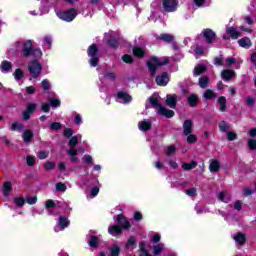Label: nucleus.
I'll list each match as a JSON object with an SVG mask.
<instances>
[{"mask_svg": "<svg viewBox=\"0 0 256 256\" xmlns=\"http://www.w3.org/2000/svg\"><path fill=\"white\" fill-rule=\"evenodd\" d=\"M148 103L151 105V107L157 109L158 115H162L167 119H171V117L175 116V112H173V110H169L161 105V103L159 102V96L157 95H152L148 99Z\"/></svg>", "mask_w": 256, "mask_h": 256, "instance_id": "obj_1", "label": "nucleus"}, {"mask_svg": "<svg viewBox=\"0 0 256 256\" xmlns=\"http://www.w3.org/2000/svg\"><path fill=\"white\" fill-rule=\"evenodd\" d=\"M116 221L119 226L110 225L108 227V233L112 235V237H117V235H121V229H129V227H131L129 221H127V218H125L123 215H118Z\"/></svg>", "mask_w": 256, "mask_h": 256, "instance_id": "obj_2", "label": "nucleus"}, {"mask_svg": "<svg viewBox=\"0 0 256 256\" xmlns=\"http://www.w3.org/2000/svg\"><path fill=\"white\" fill-rule=\"evenodd\" d=\"M33 42L31 40H28L24 43L22 42H16V49L17 51H21L23 53V57H29L32 53L35 55V57H41L43 53L40 50H33Z\"/></svg>", "mask_w": 256, "mask_h": 256, "instance_id": "obj_3", "label": "nucleus"}, {"mask_svg": "<svg viewBox=\"0 0 256 256\" xmlns=\"http://www.w3.org/2000/svg\"><path fill=\"white\" fill-rule=\"evenodd\" d=\"M82 137L83 136H81V134L72 136L68 142V146L70 147V150H67V154L69 155L70 161L72 163H78L79 161V157H77V155H79V151H77L75 147H77V143L81 141Z\"/></svg>", "mask_w": 256, "mask_h": 256, "instance_id": "obj_4", "label": "nucleus"}, {"mask_svg": "<svg viewBox=\"0 0 256 256\" xmlns=\"http://www.w3.org/2000/svg\"><path fill=\"white\" fill-rule=\"evenodd\" d=\"M169 63V59L167 57L157 58L152 57L148 62V69L152 76H155V73L159 71V67H162V65H167Z\"/></svg>", "mask_w": 256, "mask_h": 256, "instance_id": "obj_5", "label": "nucleus"}, {"mask_svg": "<svg viewBox=\"0 0 256 256\" xmlns=\"http://www.w3.org/2000/svg\"><path fill=\"white\" fill-rule=\"evenodd\" d=\"M43 67L37 60H32L28 65V71H30L32 77H37L41 74Z\"/></svg>", "mask_w": 256, "mask_h": 256, "instance_id": "obj_6", "label": "nucleus"}, {"mask_svg": "<svg viewBox=\"0 0 256 256\" xmlns=\"http://www.w3.org/2000/svg\"><path fill=\"white\" fill-rule=\"evenodd\" d=\"M57 16L59 19H62V21L71 22L73 19H75V17H77V10L71 9L64 12H58Z\"/></svg>", "mask_w": 256, "mask_h": 256, "instance_id": "obj_7", "label": "nucleus"}, {"mask_svg": "<svg viewBox=\"0 0 256 256\" xmlns=\"http://www.w3.org/2000/svg\"><path fill=\"white\" fill-rule=\"evenodd\" d=\"M67 227H69V219H67V217L65 216H61L58 220L57 226H55L54 228L55 233H59V231H64L65 229H67Z\"/></svg>", "mask_w": 256, "mask_h": 256, "instance_id": "obj_8", "label": "nucleus"}, {"mask_svg": "<svg viewBox=\"0 0 256 256\" xmlns=\"http://www.w3.org/2000/svg\"><path fill=\"white\" fill-rule=\"evenodd\" d=\"M178 4V0H163V7L168 13L176 11Z\"/></svg>", "mask_w": 256, "mask_h": 256, "instance_id": "obj_9", "label": "nucleus"}, {"mask_svg": "<svg viewBox=\"0 0 256 256\" xmlns=\"http://www.w3.org/2000/svg\"><path fill=\"white\" fill-rule=\"evenodd\" d=\"M156 83L160 87H165L169 83V74L167 72H163L161 75L156 77Z\"/></svg>", "mask_w": 256, "mask_h": 256, "instance_id": "obj_10", "label": "nucleus"}, {"mask_svg": "<svg viewBox=\"0 0 256 256\" xmlns=\"http://www.w3.org/2000/svg\"><path fill=\"white\" fill-rule=\"evenodd\" d=\"M203 37L206 39V43L211 44L215 39H217V36L215 35V32L211 29H205L203 30Z\"/></svg>", "mask_w": 256, "mask_h": 256, "instance_id": "obj_11", "label": "nucleus"}, {"mask_svg": "<svg viewBox=\"0 0 256 256\" xmlns=\"http://www.w3.org/2000/svg\"><path fill=\"white\" fill-rule=\"evenodd\" d=\"M117 101H119V103H131L133 101V97H131L127 92L121 91L117 93Z\"/></svg>", "mask_w": 256, "mask_h": 256, "instance_id": "obj_12", "label": "nucleus"}, {"mask_svg": "<svg viewBox=\"0 0 256 256\" xmlns=\"http://www.w3.org/2000/svg\"><path fill=\"white\" fill-rule=\"evenodd\" d=\"M12 191H13V184L11 183V181L4 182L2 185V193L4 197H9Z\"/></svg>", "mask_w": 256, "mask_h": 256, "instance_id": "obj_13", "label": "nucleus"}, {"mask_svg": "<svg viewBox=\"0 0 256 256\" xmlns=\"http://www.w3.org/2000/svg\"><path fill=\"white\" fill-rule=\"evenodd\" d=\"M193 121L185 120L183 123V133L184 135H191L193 133Z\"/></svg>", "mask_w": 256, "mask_h": 256, "instance_id": "obj_14", "label": "nucleus"}, {"mask_svg": "<svg viewBox=\"0 0 256 256\" xmlns=\"http://www.w3.org/2000/svg\"><path fill=\"white\" fill-rule=\"evenodd\" d=\"M238 45H240V47H242L243 49H249L253 45V42H251V39L249 37H244L238 40Z\"/></svg>", "mask_w": 256, "mask_h": 256, "instance_id": "obj_15", "label": "nucleus"}, {"mask_svg": "<svg viewBox=\"0 0 256 256\" xmlns=\"http://www.w3.org/2000/svg\"><path fill=\"white\" fill-rule=\"evenodd\" d=\"M233 239L237 243V245H245V242L247 241V236L239 232L236 235H234Z\"/></svg>", "mask_w": 256, "mask_h": 256, "instance_id": "obj_16", "label": "nucleus"}, {"mask_svg": "<svg viewBox=\"0 0 256 256\" xmlns=\"http://www.w3.org/2000/svg\"><path fill=\"white\" fill-rule=\"evenodd\" d=\"M221 77L224 81H231L235 77V71L233 70H223L221 72Z\"/></svg>", "mask_w": 256, "mask_h": 256, "instance_id": "obj_17", "label": "nucleus"}, {"mask_svg": "<svg viewBox=\"0 0 256 256\" xmlns=\"http://www.w3.org/2000/svg\"><path fill=\"white\" fill-rule=\"evenodd\" d=\"M165 103L170 109H175V107H177V97L167 95Z\"/></svg>", "mask_w": 256, "mask_h": 256, "instance_id": "obj_18", "label": "nucleus"}, {"mask_svg": "<svg viewBox=\"0 0 256 256\" xmlns=\"http://www.w3.org/2000/svg\"><path fill=\"white\" fill-rule=\"evenodd\" d=\"M221 169V164L218 162V160H211L209 165V170L211 173H218V171Z\"/></svg>", "mask_w": 256, "mask_h": 256, "instance_id": "obj_19", "label": "nucleus"}, {"mask_svg": "<svg viewBox=\"0 0 256 256\" xmlns=\"http://www.w3.org/2000/svg\"><path fill=\"white\" fill-rule=\"evenodd\" d=\"M0 69L2 73H8V71H11V69H13V64L5 60L1 63Z\"/></svg>", "mask_w": 256, "mask_h": 256, "instance_id": "obj_20", "label": "nucleus"}, {"mask_svg": "<svg viewBox=\"0 0 256 256\" xmlns=\"http://www.w3.org/2000/svg\"><path fill=\"white\" fill-rule=\"evenodd\" d=\"M218 103L220 105V111L225 113L227 111V98L225 96H220L218 98Z\"/></svg>", "mask_w": 256, "mask_h": 256, "instance_id": "obj_21", "label": "nucleus"}, {"mask_svg": "<svg viewBox=\"0 0 256 256\" xmlns=\"http://www.w3.org/2000/svg\"><path fill=\"white\" fill-rule=\"evenodd\" d=\"M140 131H149L151 129V122L147 120H143L139 122Z\"/></svg>", "mask_w": 256, "mask_h": 256, "instance_id": "obj_22", "label": "nucleus"}, {"mask_svg": "<svg viewBox=\"0 0 256 256\" xmlns=\"http://www.w3.org/2000/svg\"><path fill=\"white\" fill-rule=\"evenodd\" d=\"M226 32L232 39H239V31H237V29L230 27L227 28Z\"/></svg>", "mask_w": 256, "mask_h": 256, "instance_id": "obj_23", "label": "nucleus"}, {"mask_svg": "<svg viewBox=\"0 0 256 256\" xmlns=\"http://www.w3.org/2000/svg\"><path fill=\"white\" fill-rule=\"evenodd\" d=\"M219 201H222V203H229L231 201V196L225 192H220L218 194Z\"/></svg>", "mask_w": 256, "mask_h": 256, "instance_id": "obj_24", "label": "nucleus"}, {"mask_svg": "<svg viewBox=\"0 0 256 256\" xmlns=\"http://www.w3.org/2000/svg\"><path fill=\"white\" fill-rule=\"evenodd\" d=\"M188 103L190 105V107H195V105H197V103H199V97L195 94H192L188 97Z\"/></svg>", "mask_w": 256, "mask_h": 256, "instance_id": "obj_25", "label": "nucleus"}, {"mask_svg": "<svg viewBox=\"0 0 256 256\" xmlns=\"http://www.w3.org/2000/svg\"><path fill=\"white\" fill-rule=\"evenodd\" d=\"M165 249V244L159 243L153 247V255H161V251Z\"/></svg>", "mask_w": 256, "mask_h": 256, "instance_id": "obj_26", "label": "nucleus"}, {"mask_svg": "<svg viewBox=\"0 0 256 256\" xmlns=\"http://www.w3.org/2000/svg\"><path fill=\"white\" fill-rule=\"evenodd\" d=\"M22 137L25 143H29V141L33 139V132H31V130H26L24 131Z\"/></svg>", "mask_w": 256, "mask_h": 256, "instance_id": "obj_27", "label": "nucleus"}, {"mask_svg": "<svg viewBox=\"0 0 256 256\" xmlns=\"http://www.w3.org/2000/svg\"><path fill=\"white\" fill-rule=\"evenodd\" d=\"M206 70H207V68L205 67V65L200 64L195 67L194 75L197 77V76L201 75V73H205Z\"/></svg>", "mask_w": 256, "mask_h": 256, "instance_id": "obj_28", "label": "nucleus"}, {"mask_svg": "<svg viewBox=\"0 0 256 256\" xmlns=\"http://www.w3.org/2000/svg\"><path fill=\"white\" fill-rule=\"evenodd\" d=\"M204 99H215L217 97V94L213 92L211 89H207L203 94Z\"/></svg>", "mask_w": 256, "mask_h": 256, "instance_id": "obj_29", "label": "nucleus"}, {"mask_svg": "<svg viewBox=\"0 0 256 256\" xmlns=\"http://www.w3.org/2000/svg\"><path fill=\"white\" fill-rule=\"evenodd\" d=\"M158 39H161V41H165L166 43H171L173 41V35L170 34H160L158 36Z\"/></svg>", "mask_w": 256, "mask_h": 256, "instance_id": "obj_30", "label": "nucleus"}, {"mask_svg": "<svg viewBox=\"0 0 256 256\" xmlns=\"http://www.w3.org/2000/svg\"><path fill=\"white\" fill-rule=\"evenodd\" d=\"M195 167H197V162L192 161L191 163H185L182 165V169H184V171H191V169H195Z\"/></svg>", "mask_w": 256, "mask_h": 256, "instance_id": "obj_31", "label": "nucleus"}, {"mask_svg": "<svg viewBox=\"0 0 256 256\" xmlns=\"http://www.w3.org/2000/svg\"><path fill=\"white\" fill-rule=\"evenodd\" d=\"M88 57H97V46L95 44L88 48Z\"/></svg>", "mask_w": 256, "mask_h": 256, "instance_id": "obj_32", "label": "nucleus"}, {"mask_svg": "<svg viewBox=\"0 0 256 256\" xmlns=\"http://www.w3.org/2000/svg\"><path fill=\"white\" fill-rule=\"evenodd\" d=\"M207 85H209V78L206 76L201 77L199 79V86L201 87V89H205Z\"/></svg>", "mask_w": 256, "mask_h": 256, "instance_id": "obj_33", "label": "nucleus"}, {"mask_svg": "<svg viewBox=\"0 0 256 256\" xmlns=\"http://www.w3.org/2000/svg\"><path fill=\"white\" fill-rule=\"evenodd\" d=\"M133 54L135 57H143V55H145V50H143L141 47H135L133 49Z\"/></svg>", "mask_w": 256, "mask_h": 256, "instance_id": "obj_34", "label": "nucleus"}, {"mask_svg": "<svg viewBox=\"0 0 256 256\" xmlns=\"http://www.w3.org/2000/svg\"><path fill=\"white\" fill-rule=\"evenodd\" d=\"M97 243H99V237L92 235L88 241V244L90 247H97Z\"/></svg>", "mask_w": 256, "mask_h": 256, "instance_id": "obj_35", "label": "nucleus"}, {"mask_svg": "<svg viewBox=\"0 0 256 256\" xmlns=\"http://www.w3.org/2000/svg\"><path fill=\"white\" fill-rule=\"evenodd\" d=\"M177 148L174 145L168 146L166 149V155L171 157V155H175Z\"/></svg>", "mask_w": 256, "mask_h": 256, "instance_id": "obj_36", "label": "nucleus"}, {"mask_svg": "<svg viewBox=\"0 0 256 256\" xmlns=\"http://www.w3.org/2000/svg\"><path fill=\"white\" fill-rule=\"evenodd\" d=\"M45 171H53L55 169V162L47 161L44 163Z\"/></svg>", "mask_w": 256, "mask_h": 256, "instance_id": "obj_37", "label": "nucleus"}, {"mask_svg": "<svg viewBox=\"0 0 256 256\" xmlns=\"http://www.w3.org/2000/svg\"><path fill=\"white\" fill-rule=\"evenodd\" d=\"M119 252H120V249H119V246L117 245H113L110 248V256H119Z\"/></svg>", "mask_w": 256, "mask_h": 256, "instance_id": "obj_38", "label": "nucleus"}, {"mask_svg": "<svg viewBox=\"0 0 256 256\" xmlns=\"http://www.w3.org/2000/svg\"><path fill=\"white\" fill-rule=\"evenodd\" d=\"M56 191H59L60 193H65L67 191V185L59 182L56 184Z\"/></svg>", "mask_w": 256, "mask_h": 256, "instance_id": "obj_39", "label": "nucleus"}, {"mask_svg": "<svg viewBox=\"0 0 256 256\" xmlns=\"http://www.w3.org/2000/svg\"><path fill=\"white\" fill-rule=\"evenodd\" d=\"M140 256H153V255L149 254V253L147 252V250H145V244H144V242H141V243H140Z\"/></svg>", "mask_w": 256, "mask_h": 256, "instance_id": "obj_40", "label": "nucleus"}, {"mask_svg": "<svg viewBox=\"0 0 256 256\" xmlns=\"http://www.w3.org/2000/svg\"><path fill=\"white\" fill-rule=\"evenodd\" d=\"M14 79H16V81H20V79H23V70L16 69L14 72Z\"/></svg>", "mask_w": 256, "mask_h": 256, "instance_id": "obj_41", "label": "nucleus"}, {"mask_svg": "<svg viewBox=\"0 0 256 256\" xmlns=\"http://www.w3.org/2000/svg\"><path fill=\"white\" fill-rule=\"evenodd\" d=\"M23 129V124L15 122L11 125V131H21Z\"/></svg>", "mask_w": 256, "mask_h": 256, "instance_id": "obj_42", "label": "nucleus"}, {"mask_svg": "<svg viewBox=\"0 0 256 256\" xmlns=\"http://www.w3.org/2000/svg\"><path fill=\"white\" fill-rule=\"evenodd\" d=\"M48 101L52 107H59V105H61V101H59V99L49 98Z\"/></svg>", "mask_w": 256, "mask_h": 256, "instance_id": "obj_43", "label": "nucleus"}, {"mask_svg": "<svg viewBox=\"0 0 256 256\" xmlns=\"http://www.w3.org/2000/svg\"><path fill=\"white\" fill-rule=\"evenodd\" d=\"M26 163L27 165H29V167H33V165H35V156H27L26 157Z\"/></svg>", "mask_w": 256, "mask_h": 256, "instance_id": "obj_44", "label": "nucleus"}, {"mask_svg": "<svg viewBox=\"0 0 256 256\" xmlns=\"http://www.w3.org/2000/svg\"><path fill=\"white\" fill-rule=\"evenodd\" d=\"M187 143H197V136L195 134H188L187 135Z\"/></svg>", "mask_w": 256, "mask_h": 256, "instance_id": "obj_45", "label": "nucleus"}, {"mask_svg": "<svg viewBox=\"0 0 256 256\" xmlns=\"http://www.w3.org/2000/svg\"><path fill=\"white\" fill-rule=\"evenodd\" d=\"M61 127H62V125H61V123H59V122H54V123H52V124L50 125V129H51L52 131H59V129H61Z\"/></svg>", "mask_w": 256, "mask_h": 256, "instance_id": "obj_46", "label": "nucleus"}, {"mask_svg": "<svg viewBox=\"0 0 256 256\" xmlns=\"http://www.w3.org/2000/svg\"><path fill=\"white\" fill-rule=\"evenodd\" d=\"M90 65L92 67H97L98 63H99V58H97V56H90Z\"/></svg>", "mask_w": 256, "mask_h": 256, "instance_id": "obj_47", "label": "nucleus"}, {"mask_svg": "<svg viewBox=\"0 0 256 256\" xmlns=\"http://www.w3.org/2000/svg\"><path fill=\"white\" fill-rule=\"evenodd\" d=\"M35 109H37V105H36V104H33V103H29V104L27 105L26 111H28V113H34V112H35Z\"/></svg>", "mask_w": 256, "mask_h": 256, "instance_id": "obj_48", "label": "nucleus"}, {"mask_svg": "<svg viewBox=\"0 0 256 256\" xmlns=\"http://www.w3.org/2000/svg\"><path fill=\"white\" fill-rule=\"evenodd\" d=\"M186 194H188L189 197H196L197 196V189L190 188L186 190Z\"/></svg>", "mask_w": 256, "mask_h": 256, "instance_id": "obj_49", "label": "nucleus"}, {"mask_svg": "<svg viewBox=\"0 0 256 256\" xmlns=\"http://www.w3.org/2000/svg\"><path fill=\"white\" fill-rule=\"evenodd\" d=\"M37 157L38 159H47V157H49V153L45 151H39L37 153Z\"/></svg>", "mask_w": 256, "mask_h": 256, "instance_id": "obj_50", "label": "nucleus"}, {"mask_svg": "<svg viewBox=\"0 0 256 256\" xmlns=\"http://www.w3.org/2000/svg\"><path fill=\"white\" fill-rule=\"evenodd\" d=\"M26 203H28V205H35L37 203V196L28 197Z\"/></svg>", "mask_w": 256, "mask_h": 256, "instance_id": "obj_51", "label": "nucleus"}, {"mask_svg": "<svg viewBox=\"0 0 256 256\" xmlns=\"http://www.w3.org/2000/svg\"><path fill=\"white\" fill-rule=\"evenodd\" d=\"M243 193L246 197H249V195H253V193H255V190H253L249 187H246L243 189Z\"/></svg>", "mask_w": 256, "mask_h": 256, "instance_id": "obj_52", "label": "nucleus"}, {"mask_svg": "<svg viewBox=\"0 0 256 256\" xmlns=\"http://www.w3.org/2000/svg\"><path fill=\"white\" fill-rule=\"evenodd\" d=\"M44 47H45V49H51V38L50 37L44 38Z\"/></svg>", "mask_w": 256, "mask_h": 256, "instance_id": "obj_53", "label": "nucleus"}, {"mask_svg": "<svg viewBox=\"0 0 256 256\" xmlns=\"http://www.w3.org/2000/svg\"><path fill=\"white\" fill-rule=\"evenodd\" d=\"M228 141H235L237 139V134L235 132H227Z\"/></svg>", "mask_w": 256, "mask_h": 256, "instance_id": "obj_54", "label": "nucleus"}, {"mask_svg": "<svg viewBox=\"0 0 256 256\" xmlns=\"http://www.w3.org/2000/svg\"><path fill=\"white\" fill-rule=\"evenodd\" d=\"M14 202L18 207H23V205H25V199L23 198H15Z\"/></svg>", "mask_w": 256, "mask_h": 256, "instance_id": "obj_55", "label": "nucleus"}, {"mask_svg": "<svg viewBox=\"0 0 256 256\" xmlns=\"http://www.w3.org/2000/svg\"><path fill=\"white\" fill-rule=\"evenodd\" d=\"M248 147L251 149V151L255 150L256 148V140L250 139L248 140Z\"/></svg>", "mask_w": 256, "mask_h": 256, "instance_id": "obj_56", "label": "nucleus"}, {"mask_svg": "<svg viewBox=\"0 0 256 256\" xmlns=\"http://www.w3.org/2000/svg\"><path fill=\"white\" fill-rule=\"evenodd\" d=\"M122 61H124V63H133V57H131V55L125 54L122 57Z\"/></svg>", "mask_w": 256, "mask_h": 256, "instance_id": "obj_57", "label": "nucleus"}, {"mask_svg": "<svg viewBox=\"0 0 256 256\" xmlns=\"http://www.w3.org/2000/svg\"><path fill=\"white\" fill-rule=\"evenodd\" d=\"M234 63H237L235 58L229 57L226 59V67H231V65H234Z\"/></svg>", "mask_w": 256, "mask_h": 256, "instance_id": "obj_58", "label": "nucleus"}, {"mask_svg": "<svg viewBox=\"0 0 256 256\" xmlns=\"http://www.w3.org/2000/svg\"><path fill=\"white\" fill-rule=\"evenodd\" d=\"M46 209H53L55 207V202L53 200H47L45 202Z\"/></svg>", "mask_w": 256, "mask_h": 256, "instance_id": "obj_59", "label": "nucleus"}, {"mask_svg": "<svg viewBox=\"0 0 256 256\" xmlns=\"http://www.w3.org/2000/svg\"><path fill=\"white\" fill-rule=\"evenodd\" d=\"M133 245H135V237H130L128 239L126 247H127V249H129V248L133 247Z\"/></svg>", "mask_w": 256, "mask_h": 256, "instance_id": "obj_60", "label": "nucleus"}, {"mask_svg": "<svg viewBox=\"0 0 256 256\" xmlns=\"http://www.w3.org/2000/svg\"><path fill=\"white\" fill-rule=\"evenodd\" d=\"M219 129H220V131L225 133V131H227V123L225 121L220 122L219 123Z\"/></svg>", "mask_w": 256, "mask_h": 256, "instance_id": "obj_61", "label": "nucleus"}, {"mask_svg": "<svg viewBox=\"0 0 256 256\" xmlns=\"http://www.w3.org/2000/svg\"><path fill=\"white\" fill-rule=\"evenodd\" d=\"M73 136V130L71 128L64 129V137H72Z\"/></svg>", "mask_w": 256, "mask_h": 256, "instance_id": "obj_62", "label": "nucleus"}, {"mask_svg": "<svg viewBox=\"0 0 256 256\" xmlns=\"http://www.w3.org/2000/svg\"><path fill=\"white\" fill-rule=\"evenodd\" d=\"M41 85L45 90L51 89V84L47 80H43Z\"/></svg>", "mask_w": 256, "mask_h": 256, "instance_id": "obj_63", "label": "nucleus"}, {"mask_svg": "<svg viewBox=\"0 0 256 256\" xmlns=\"http://www.w3.org/2000/svg\"><path fill=\"white\" fill-rule=\"evenodd\" d=\"M97 195H99V187H94V188L91 190L90 196H92V197H97Z\"/></svg>", "mask_w": 256, "mask_h": 256, "instance_id": "obj_64", "label": "nucleus"}]
</instances>
